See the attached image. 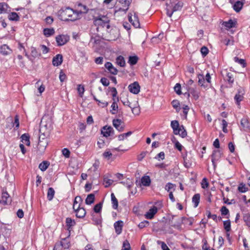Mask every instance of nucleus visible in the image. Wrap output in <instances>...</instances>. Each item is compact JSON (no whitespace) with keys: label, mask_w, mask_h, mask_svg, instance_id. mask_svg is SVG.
Here are the masks:
<instances>
[{"label":"nucleus","mask_w":250,"mask_h":250,"mask_svg":"<svg viewBox=\"0 0 250 250\" xmlns=\"http://www.w3.org/2000/svg\"><path fill=\"white\" fill-rule=\"evenodd\" d=\"M157 244H161L163 250H170L165 242L158 240L157 241Z\"/></svg>","instance_id":"5fc2aeb1"},{"label":"nucleus","mask_w":250,"mask_h":250,"mask_svg":"<svg viewBox=\"0 0 250 250\" xmlns=\"http://www.w3.org/2000/svg\"><path fill=\"white\" fill-rule=\"evenodd\" d=\"M76 7L77 9L75 11L77 15H78V17H79V15L81 14H86L88 11V8L85 5H83L81 3H78L76 5Z\"/></svg>","instance_id":"0eeeda50"},{"label":"nucleus","mask_w":250,"mask_h":250,"mask_svg":"<svg viewBox=\"0 0 250 250\" xmlns=\"http://www.w3.org/2000/svg\"><path fill=\"white\" fill-rule=\"evenodd\" d=\"M229 1L233 4V8L236 12H239L241 11L244 5L243 1L240 0L235 1L234 0H229Z\"/></svg>","instance_id":"9d476101"},{"label":"nucleus","mask_w":250,"mask_h":250,"mask_svg":"<svg viewBox=\"0 0 250 250\" xmlns=\"http://www.w3.org/2000/svg\"><path fill=\"white\" fill-rule=\"evenodd\" d=\"M92 221L94 222V224L96 225H101L102 220V217L101 215H94L92 214Z\"/></svg>","instance_id":"a878e982"},{"label":"nucleus","mask_w":250,"mask_h":250,"mask_svg":"<svg viewBox=\"0 0 250 250\" xmlns=\"http://www.w3.org/2000/svg\"><path fill=\"white\" fill-rule=\"evenodd\" d=\"M142 184L145 187H148L150 185L151 180L148 176H144L141 179Z\"/></svg>","instance_id":"5701e85b"},{"label":"nucleus","mask_w":250,"mask_h":250,"mask_svg":"<svg viewBox=\"0 0 250 250\" xmlns=\"http://www.w3.org/2000/svg\"><path fill=\"white\" fill-rule=\"evenodd\" d=\"M224 228L227 232H229L231 229L230 221L229 220H228L224 221L223 222Z\"/></svg>","instance_id":"ea45409f"},{"label":"nucleus","mask_w":250,"mask_h":250,"mask_svg":"<svg viewBox=\"0 0 250 250\" xmlns=\"http://www.w3.org/2000/svg\"><path fill=\"white\" fill-rule=\"evenodd\" d=\"M11 202L10 196L7 191H3L1 196V199L0 200V204L6 205L8 203Z\"/></svg>","instance_id":"f8f14e48"},{"label":"nucleus","mask_w":250,"mask_h":250,"mask_svg":"<svg viewBox=\"0 0 250 250\" xmlns=\"http://www.w3.org/2000/svg\"><path fill=\"white\" fill-rule=\"evenodd\" d=\"M241 125L243 127L244 130H250V124L248 121V120L246 118H243L241 119Z\"/></svg>","instance_id":"4be33fe9"},{"label":"nucleus","mask_w":250,"mask_h":250,"mask_svg":"<svg viewBox=\"0 0 250 250\" xmlns=\"http://www.w3.org/2000/svg\"><path fill=\"white\" fill-rule=\"evenodd\" d=\"M109 19L106 16L100 15L98 17H94L93 23L96 26H101L103 27L105 26L107 23H109ZM97 31H99V27H97Z\"/></svg>","instance_id":"f03ea898"},{"label":"nucleus","mask_w":250,"mask_h":250,"mask_svg":"<svg viewBox=\"0 0 250 250\" xmlns=\"http://www.w3.org/2000/svg\"><path fill=\"white\" fill-rule=\"evenodd\" d=\"M128 20L135 28L140 27V24L139 18L136 13H134L133 17L131 16L128 15Z\"/></svg>","instance_id":"9b49d317"},{"label":"nucleus","mask_w":250,"mask_h":250,"mask_svg":"<svg viewBox=\"0 0 250 250\" xmlns=\"http://www.w3.org/2000/svg\"><path fill=\"white\" fill-rule=\"evenodd\" d=\"M111 198L112 208L115 209H117L118 207V201L113 193H112L111 194Z\"/></svg>","instance_id":"cd10ccee"},{"label":"nucleus","mask_w":250,"mask_h":250,"mask_svg":"<svg viewBox=\"0 0 250 250\" xmlns=\"http://www.w3.org/2000/svg\"><path fill=\"white\" fill-rule=\"evenodd\" d=\"M62 62V56L61 54H58L53 58L52 63L54 66H58L60 65Z\"/></svg>","instance_id":"6ab92c4d"},{"label":"nucleus","mask_w":250,"mask_h":250,"mask_svg":"<svg viewBox=\"0 0 250 250\" xmlns=\"http://www.w3.org/2000/svg\"><path fill=\"white\" fill-rule=\"evenodd\" d=\"M206 214L208 218H212L214 221L217 222V216L216 214H211L209 210H206Z\"/></svg>","instance_id":"49530a36"},{"label":"nucleus","mask_w":250,"mask_h":250,"mask_svg":"<svg viewBox=\"0 0 250 250\" xmlns=\"http://www.w3.org/2000/svg\"><path fill=\"white\" fill-rule=\"evenodd\" d=\"M148 225L149 222L145 220L140 223L138 225V227L140 229H143L144 228L146 227L147 226H148Z\"/></svg>","instance_id":"bf43d9fd"},{"label":"nucleus","mask_w":250,"mask_h":250,"mask_svg":"<svg viewBox=\"0 0 250 250\" xmlns=\"http://www.w3.org/2000/svg\"><path fill=\"white\" fill-rule=\"evenodd\" d=\"M131 110H132V112L134 114V115H139V113H140V109L139 108V107H137V106H132V107L131 108Z\"/></svg>","instance_id":"69168bd1"},{"label":"nucleus","mask_w":250,"mask_h":250,"mask_svg":"<svg viewBox=\"0 0 250 250\" xmlns=\"http://www.w3.org/2000/svg\"><path fill=\"white\" fill-rule=\"evenodd\" d=\"M112 123H113V126L119 131L121 132L124 130V127L121 125V124H122V122L121 119H113Z\"/></svg>","instance_id":"a211bd4d"},{"label":"nucleus","mask_w":250,"mask_h":250,"mask_svg":"<svg viewBox=\"0 0 250 250\" xmlns=\"http://www.w3.org/2000/svg\"><path fill=\"white\" fill-rule=\"evenodd\" d=\"M119 2L123 5V6L125 7V11H127L129 6L130 5L132 0H118Z\"/></svg>","instance_id":"2f4dec72"},{"label":"nucleus","mask_w":250,"mask_h":250,"mask_svg":"<svg viewBox=\"0 0 250 250\" xmlns=\"http://www.w3.org/2000/svg\"><path fill=\"white\" fill-rule=\"evenodd\" d=\"M95 200V195L93 193L88 194L85 199V204L87 205H91L94 203Z\"/></svg>","instance_id":"c85d7f7f"},{"label":"nucleus","mask_w":250,"mask_h":250,"mask_svg":"<svg viewBox=\"0 0 250 250\" xmlns=\"http://www.w3.org/2000/svg\"><path fill=\"white\" fill-rule=\"evenodd\" d=\"M55 194V190L52 188H49L47 191V199L49 201L53 199Z\"/></svg>","instance_id":"c9c22d12"},{"label":"nucleus","mask_w":250,"mask_h":250,"mask_svg":"<svg viewBox=\"0 0 250 250\" xmlns=\"http://www.w3.org/2000/svg\"><path fill=\"white\" fill-rule=\"evenodd\" d=\"M112 110H110V112L112 114H115L116 113V111L118 109V106L116 102L114 100L111 105Z\"/></svg>","instance_id":"79ce46f5"},{"label":"nucleus","mask_w":250,"mask_h":250,"mask_svg":"<svg viewBox=\"0 0 250 250\" xmlns=\"http://www.w3.org/2000/svg\"><path fill=\"white\" fill-rule=\"evenodd\" d=\"M238 190L242 193L245 192L248 190V188L246 187L245 185L243 184V183H241L239 185Z\"/></svg>","instance_id":"3c124183"},{"label":"nucleus","mask_w":250,"mask_h":250,"mask_svg":"<svg viewBox=\"0 0 250 250\" xmlns=\"http://www.w3.org/2000/svg\"><path fill=\"white\" fill-rule=\"evenodd\" d=\"M175 217V215H172L171 218L169 219V221L170 222V223L171 224V226L174 228H178L180 227L182 224L185 223L187 222H188L189 225H192V222L189 220L188 218H187L185 217H182L181 218H180L176 223L173 224V219H174V217Z\"/></svg>","instance_id":"7ed1b4c3"},{"label":"nucleus","mask_w":250,"mask_h":250,"mask_svg":"<svg viewBox=\"0 0 250 250\" xmlns=\"http://www.w3.org/2000/svg\"><path fill=\"white\" fill-rule=\"evenodd\" d=\"M200 200V195L196 193L193 195L192 198V202L194 204V207L196 208L199 205Z\"/></svg>","instance_id":"b1692460"},{"label":"nucleus","mask_w":250,"mask_h":250,"mask_svg":"<svg viewBox=\"0 0 250 250\" xmlns=\"http://www.w3.org/2000/svg\"><path fill=\"white\" fill-rule=\"evenodd\" d=\"M103 204L102 203H99L96 204L94 207V211L95 213H99L101 211L102 208Z\"/></svg>","instance_id":"09e8293b"},{"label":"nucleus","mask_w":250,"mask_h":250,"mask_svg":"<svg viewBox=\"0 0 250 250\" xmlns=\"http://www.w3.org/2000/svg\"><path fill=\"white\" fill-rule=\"evenodd\" d=\"M158 209L156 207L153 206L150 208L148 212L145 214L146 219H151L154 217V215L157 212Z\"/></svg>","instance_id":"ddd939ff"},{"label":"nucleus","mask_w":250,"mask_h":250,"mask_svg":"<svg viewBox=\"0 0 250 250\" xmlns=\"http://www.w3.org/2000/svg\"><path fill=\"white\" fill-rule=\"evenodd\" d=\"M61 244L64 249H68L70 247V242L68 241L67 238L62 239Z\"/></svg>","instance_id":"37998d69"},{"label":"nucleus","mask_w":250,"mask_h":250,"mask_svg":"<svg viewBox=\"0 0 250 250\" xmlns=\"http://www.w3.org/2000/svg\"><path fill=\"white\" fill-rule=\"evenodd\" d=\"M224 72L226 73V75L225 80L227 81L229 84H232L234 83L233 73L232 72H229L227 70H225Z\"/></svg>","instance_id":"412c9836"},{"label":"nucleus","mask_w":250,"mask_h":250,"mask_svg":"<svg viewBox=\"0 0 250 250\" xmlns=\"http://www.w3.org/2000/svg\"><path fill=\"white\" fill-rule=\"evenodd\" d=\"M113 131V128L110 126H104L101 129V133L104 137H109L112 131Z\"/></svg>","instance_id":"dca6fc26"},{"label":"nucleus","mask_w":250,"mask_h":250,"mask_svg":"<svg viewBox=\"0 0 250 250\" xmlns=\"http://www.w3.org/2000/svg\"><path fill=\"white\" fill-rule=\"evenodd\" d=\"M121 102H122L123 104L125 106H128L130 108L132 107L131 104L130 103V102L128 100L127 98H125L123 100H121Z\"/></svg>","instance_id":"e2e57ef3"},{"label":"nucleus","mask_w":250,"mask_h":250,"mask_svg":"<svg viewBox=\"0 0 250 250\" xmlns=\"http://www.w3.org/2000/svg\"><path fill=\"white\" fill-rule=\"evenodd\" d=\"M47 145L48 140L46 138H41V137H39L37 148L38 150L40 152L41 154L44 152Z\"/></svg>","instance_id":"423d86ee"},{"label":"nucleus","mask_w":250,"mask_h":250,"mask_svg":"<svg viewBox=\"0 0 250 250\" xmlns=\"http://www.w3.org/2000/svg\"><path fill=\"white\" fill-rule=\"evenodd\" d=\"M234 60L235 62H238L242 65L243 67H245L246 66V62L245 60L242 59H239L237 57H235L234 58Z\"/></svg>","instance_id":"8fccbe9b"},{"label":"nucleus","mask_w":250,"mask_h":250,"mask_svg":"<svg viewBox=\"0 0 250 250\" xmlns=\"http://www.w3.org/2000/svg\"><path fill=\"white\" fill-rule=\"evenodd\" d=\"M179 133H178L180 136H181L182 138L185 137L187 135V133L186 129L184 128L183 125L180 126L179 128Z\"/></svg>","instance_id":"c03bdc74"},{"label":"nucleus","mask_w":250,"mask_h":250,"mask_svg":"<svg viewBox=\"0 0 250 250\" xmlns=\"http://www.w3.org/2000/svg\"><path fill=\"white\" fill-rule=\"evenodd\" d=\"M128 88L131 93L137 94L140 92V86L137 82H135L130 84L128 86Z\"/></svg>","instance_id":"6e6552de"},{"label":"nucleus","mask_w":250,"mask_h":250,"mask_svg":"<svg viewBox=\"0 0 250 250\" xmlns=\"http://www.w3.org/2000/svg\"><path fill=\"white\" fill-rule=\"evenodd\" d=\"M124 223L122 221L119 220L114 224L115 232L117 234H120L122 231Z\"/></svg>","instance_id":"2eb2a0df"},{"label":"nucleus","mask_w":250,"mask_h":250,"mask_svg":"<svg viewBox=\"0 0 250 250\" xmlns=\"http://www.w3.org/2000/svg\"><path fill=\"white\" fill-rule=\"evenodd\" d=\"M220 211L222 215H227L229 213V210L226 206H223L220 209Z\"/></svg>","instance_id":"4d7b16f0"},{"label":"nucleus","mask_w":250,"mask_h":250,"mask_svg":"<svg viewBox=\"0 0 250 250\" xmlns=\"http://www.w3.org/2000/svg\"><path fill=\"white\" fill-rule=\"evenodd\" d=\"M7 4L5 3H0V14L6 12Z\"/></svg>","instance_id":"de8ad7c7"},{"label":"nucleus","mask_w":250,"mask_h":250,"mask_svg":"<svg viewBox=\"0 0 250 250\" xmlns=\"http://www.w3.org/2000/svg\"><path fill=\"white\" fill-rule=\"evenodd\" d=\"M66 225L68 229H71L72 227L75 225L76 222L74 220L72 219L71 218L67 217L66 218Z\"/></svg>","instance_id":"c756f323"},{"label":"nucleus","mask_w":250,"mask_h":250,"mask_svg":"<svg viewBox=\"0 0 250 250\" xmlns=\"http://www.w3.org/2000/svg\"><path fill=\"white\" fill-rule=\"evenodd\" d=\"M55 33V31L53 28H45L43 30V34L46 37H48Z\"/></svg>","instance_id":"f704fd0d"},{"label":"nucleus","mask_w":250,"mask_h":250,"mask_svg":"<svg viewBox=\"0 0 250 250\" xmlns=\"http://www.w3.org/2000/svg\"><path fill=\"white\" fill-rule=\"evenodd\" d=\"M138 60V57L137 56H130L129 57L128 62L130 65H133L137 63Z\"/></svg>","instance_id":"4c0bfd02"},{"label":"nucleus","mask_w":250,"mask_h":250,"mask_svg":"<svg viewBox=\"0 0 250 250\" xmlns=\"http://www.w3.org/2000/svg\"><path fill=\"white\" fill-rule=\"evenodd\" d=\"M171 104L174 109L178 108V110H180V107H179L180 103L178 100H173L171 102Z\"/></svg>","instance_id":"680f3d73"},{"label":"nucleus","mask_w":250,"mask_h":250,"mask_svg":"<svg viewBox=\"0 0 250 250\" xmlns=\"http://www.w3.org/2000/svg\"><path fill=\"white\" fill-rule=\"evenodd\" d=\"M222 153L220 150H214L211 155V162L214 169H215L217 166V162L219 161L221 157Z\"/></svg>","instance_id":"20e7f679"},{"label":"nucleus","mask_w":250,"mask_h":250,"mask_svg":"<svg viewBox=\"0 0 250 250\" xmlns=\"http://www.w3.org/2000/svg\"><path fill=\"white\" fill-rule=\"evenodd\" d=\"M175 187H176L175 185L173 184H172L171 183H168L166 185L165 189L167 192H171L170 190L171 189L174 188Z\"/></svg>","instance_id":"603ef678"},{"label":"nucleus","mask_w":250,"mask_h":250,"mask_svg":"<svg viewBox=\"0 0 250 250\" xmlns=\"http://www.w3.org/2000/svg\"><path fill=\"white\" fill-rule=\"evenodd\" d=\"M100 82L104 86H107L109 84V81L107 78L104 77L102 78Z\"/></svg>","instance_id":"0e129e2a"},{"label":"nucleus","mask_w":250,"mask_h":250,"mask_svg":"<svg viewBox=\"0 0 250 250\" xmlns=\"http://www.w3.org/2000/svg\"><path fill=\"white\" fill-rule=\"evenodd\" d=\"M76 212V216L79 218L84 217L86 214V211L83 208H80V206L74 210Z\"/></svg>","instance_id":"f3484780"},{"label":"nucleus","mask_w":250,"mask_h":250,"mask_svg":"<svg viewBox=\"0 0 250 250\" xmlns=\"http://www.w3.org/2000/svg\"><path fill=\"white\" fill-rule=\"evenodd\" d=\"M245 93V90L242 87H240L237 89V92L235 95L234 99L235 101L236 104L238 105H240V102L243 100Z\"/></svg>","instance_id":"39448f33"},{"label":"nucleus","mask_w":250,"mask_h":250,"mask_svg":"<svg viewBox=\"0 0 250 250\" xmlns=\"http://www.w3.org/2000/svg\"><path fill=\"white\" fill-rule=\"evenodd\" d=\"M66 76L64 73L61 70L60 72L59 79L61 82H63L66 79Z\"/></svg>","instance_id":"338daca9"},{"label":"nucleus","mask_w":250,"mask_h":250,"mask_svg":"<svg viewBox=\"0 0 250 250\" xmlns=\"http://www.w3.org/2000/svg\"><path fill=\"white\" fill-rule=\"evenodd\" d=\"M12 52V49L7 44H3L0 47V53L3 55H8Z\"/></svg>","instance_id":"4468645a"},{"label":"nucleus","mask_w":250,"mask_h":250,"mask_svg":"<svg viewBox=\"0 0 250 250\" xmlns=\"http://www.w3.org/2000/svg\"><path fill=\"white\" fill-rule=\"evenodd\" d=\"M236 22H234L232 20L230 19L228 21H224L223 25L226 27L227 29H230L235 26Z\"/></svg>","instance_id":"bb28decb"},{"label":"nucleus","mask_w":250,"mask_h":250,"mask_svg":"<svg viewBox=\"0 0 250 250\" xmlns=\"http://www.w3.org/2000/svg\"><path fill=\"white\" fill-rule=\"evenodd\" d=\"M103 155L104 158L109 159L112 156V154L110 151L106 150L103 154Z\"/></svg>","instance_id":"774afa93"},{"label":"nucleus","mask_w":250,"mask_h":250,"mask_svg":"<svg viewBox=\"0 0 250 250\" xmlns=\"http://www.w3.org/2000/svg\"><path fill=\"white\" fill-rule=\"evenodd\" d=\"M108 88L110 89V91L112 92L113 100L114 101L115 100L114 98L115 97H116L117 96V94H118L116 88H115V87H109Z\"/></svg>","instance_id":"864d4df0"},{"label":"nucleus","mask_w":250,"mask_h":250,"mask_svg":"<svg viewBox=\"0 0 250 250\" xmlns=\"http://www.w3.org/2000/svg\"><path fill=\"white\" fill-rule=\"evenodd\" d=\"M200 51L201 54L204 57H205L208 53V48L205 46L201 47Z\"/></svg>","instance_id":"13d9d810"},{"label":"nucleus","mask_w":250,"mask_h":250,"mask_svg":"<svg viewBox=\"0 0 250 250\" xmlns=\"http://www.w3.org/2000/svg\"><path fill=\"white\" fill-rule=\"evenodd\" d=\"M49 165L47 161H43L39 165V168L42 171H44L48 168Z\"/></svg>","instance_id":"58836bf2"},{"label":"nucleus","mask_w":250,"mask_h":250,"mask_svg":"<svg viewBox=\"0 0 250 250\" xmlns=\"http://www.w3.org/2000/svg\"><path fill=\"white\" fill-rule=\"evenodd\" d=\"M181 85L180 83H176L174 87L175 91L178 95H180L182 93L181 91Z\"/></svg>","instance_id":"6e6d98bb"},{"label":"nucleus","mask_w":250,"mask_h":250,"mask_svg":"<svg viewBox=\"0 0 250 250\" xmlns=\"http://www.w3.org/2000/svg\"><path fill=\"white\" fill-rule=\"evenodd\" d=\"M8 19L10 21H18L20 19V17L17 13L12 12L9 15Z\"/></svg>","instance_id":"72a5a7b5"},{"label":"nucleus","mask_w":250,"mask_h":250,"mask_svg":"<svg viewBox=\"0 0 250 250\" xmlns=\"http://www.w3.org/2000/svg\"><path fill=\"white\" fill-rule=\"evenodd\" d=\"M75 11L69 7L62 8L58 11L59 18L62 21H75L78 19Z\"/></svg>","instance_id":"f257e3e1"},{"label":"nucleus","mask_w":250,"mask_h":250,"mask_svg":"<svg viewBox=\"0 0 250 250\" xmlns=\"http://www.w3.org/2000/svg\"><path fill=\"white\" fill-rule=\"evenodd\" d=\"M104 182L106 184L105 187L107 188L113 183V181L112 180L108 179L105 177H104Z\"/></svg>","instance_id":"052dcab7"},{"label":"nucleus","mask_w":250,"mask_h":250,"mask_svg":"<svg viewBox=\"0 0 250 250\" xmlns=\"http://www.w3.org/2000/svg\"><path fill=\"white\" fill-rule=\"evenodd\" d=\"M21 142L23 144H25L26 146H30V136L28 134L24 133L22 134L21 136Z\"/></svg>","instance_id":"393cba45"},{"label":"nucleus","mask_w":250,"mask_h":250,"mask_svg":"<svg viewBox=\"0 0 250 250\" xmlns=\"http://www.w3.org/2000/svg\"><path fill=\"white\" fill-rule=\"evenodd\" d=\"M116 63L121 67L125 66V64L124 58L122 56H118L116 60Z\"/></svg>","instance_id":"473e14b6"},{"label":"nucleus","mask_w":250,"mask_h":250,"mask_svg":"<svg viewBox=\"0 0 250 250\" xmlns=\"http://www.w3.org/2000/svg\"><path fill=\"white\" fill-rule=\"evenodd\" d=\"M171 126L173 130V132L175 135H177L179 133V124L176 120H174L171 122Z\"/></svg>","instance_id":"aec40b11"},{"label":"nucleus","mask_w":250,"mask_h":250,"mask_svg":"<svg viewBox=\"0 0 250 250\" xmlns=\"http://www.w3.org/2000/svg\"><path fill=\"white\" fill-rule=\"evenodd\" d=\"M69 37L64 35H58L56 37V40L58 46L65 44L69 40Z\"/></svg>","instance_id":"1a4fd4ad"},{"label":"nucleus","mask_w":250,"mask_h":250,"mask_svg":"<svg viewBox=\"0 0 250 250\" xmlns=\"http://www.w3.org/2000/svg\"><path fill=\"white\" fill-rule=\"evenodd\" d=\"M131 247L128 240H125L124 241L122 250H130Z\"/></svg>","instance_id":"a18cd8bd"},{"label":"nucleus","mask_w":250,"mask_h":250,"mask_svg":"<svg viewBox=\"0 0 250 250\" xmlns=\"http://www.w3.org/2000/svg\"><path fill=\"white\" fill-rule=\"evenodd\" d=\"M184 3L181 1H179L173 6V12L181 10L183 7Z\"/></svg>","instance_id":"7c9ffc66"},{"label":"nucleus","mask_w":250,"mask_h":250,"mask_svg":"<svg viewBox=\"0 0 250 250\" xmlns=\"http://www.w3.org/2000/svg\"><path fill=\"white\" fill-rule=\"evenodd\" d=\"M243 220L246 225L250 227V214L248 213H245L243 215Z\"/></svg>","instance_id":"a19ab883"},{"label":"nucleus","mask_w":250,"mask_h":250,"mask_svg":"<svg viewBox=\"0 0 250 250\" xmlns=\"http://www.w3.org/2000/svg\"><path fill=\"white\" fill-rule=\"evenodd\" d=\"M198 83L199 85H200L201 86H203L204 87H206L207 86V85L204 84L205 83V78L203 75L202 74H199L198 75Z\"/></svg>","instance_id":"e433bc0d"}]
</instances>
